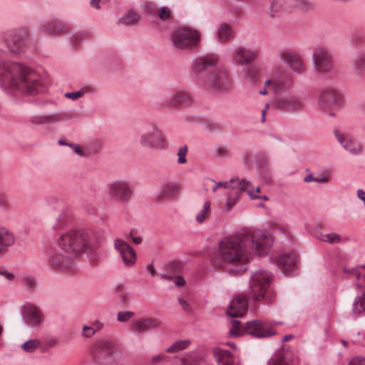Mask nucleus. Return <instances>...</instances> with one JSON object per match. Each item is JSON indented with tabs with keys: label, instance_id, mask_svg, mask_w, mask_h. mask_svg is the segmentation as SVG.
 <instances>
[{
	"label": "nucleus",
	"instance_id": "1",
	"mask_svg": "<svg viewBox=\"0 0 365 365\" xmlns=\"http://www.w3.org/2000/svg\"><path fill=\"white\" fill-rule=\"evenodd\" d=\"M29 36L25 27L9 29L3 37L6 50L0 48V87L14 97L34 96L47 91L46 83L37 72L21 63L6 58L21 56Z\"/></svg>",
	"mask_w": 365,
	"mask_h": 365
},
{
	"label": "nucleus",
	"instance_id": "2",
	"mask_svg": "<svg viewBox=\"0 0 365 365\" xmlns=\"http://www.w3.org/2000/svg\"><path fill=\"white\" fill-rule=\"evenodd\" d=\"M273 243V237L269 232L245 228L220 242L215 262L218 266L240 264L235 268L229 269L228 272L232 275H240L247 270L245 264L253 255H266Z\"/></svg>",
	"mask_w": 365,
	"mask_h": 365
},
{
	"label": "nucleus",
	"instance_id": "3",
	"mask_svg": "<svg viewBox=\"0 0 365 365\" xmlns=\"http://www.w3.org/2000/svg\"><path fill=\"white\" fill-rule=\"evenodd\" d=\"M220 57L215 53H207L195 58L191 65V71L197 83L217 94L226 93L232 85L230 72L225 68H217L209 73L207 71L217 66Z\"/></svg>",
	"mask_w": 365,
	"mask_h": 365
},
{
	"label": "nucleus",
	"instance_id": "4",
	"mask_svg": "<svg viewBox=\"0 0 365 365\" xmlns=\"http://www.w3.org/2000/svg\"><path fill=\"white\" fill-rule=\"evenodd\" d=\"M104 237L101 230H71L62 235L58 240V246L65 252L78 256L83 252L92 255L96 253Z\"/></svg>",
	"mask_w": 365,
	"mask_h": 365
},
{
	"label": "nucleus",
	"instance_id": "5",
	"mask_svg": "<svg viewBox=\"0 0 365 365\" xmlns=\"http://www.w3.org/2000/svg\"><path fill=\"white\" fill-rule=\"evenodd\" d=\"M272 274L265 269L253 272L250 279L249 297L251 299L261 302L273 299L271 289Z\"/></svg>",
	"mask_w": 365,
	"mask_h": 365
},
{
	"label": "nucleus",
	"instance_id": "6",
	"mask_svg": "<svg viewBox=\"0 0 365 365\" xmlns=\"http://www.w3.org/2000/svg\"><path fill=\"white\" fill-rule=\"evenodd\" d=\"M231 323L232 327L229 334L232 336H240L247 334L256 338H265L275 334L272 329L273 324L270 322L255 319L247 322L242 325L240 321L233 319Z\"/></svg>",
	"mask_w": 365,
	"mask_h": 365
},
{
	"label": "nucleus",
	"instance_id": "7",
	"mask_svg": "<svg viewBox=\"0 0 365 365\" xmlns=\"http://www.w3.org/2000/svg\"><path fill=\"white\" fill-rule=\"evenodd\" d=\"M201 41V33L190 26H181L175 29L170 36L173 48L178 51H187L197 47Z\"/></svg>",
	"mask_w": 365,
	"mask_h": 365
},
{
	"label": "nucleus",
	"instance_id": "8",
	"mask_svg": "<svg viewBox=\"0 0 365 365\" xmlns=\"http://www.w3.org/2000/svg\"><path fill=\"white\" fill-rule=\"evenodd\" d=\"M138 143L141 148L151 150H164L168 147L165 135L155 123L144 127L140 135Z\"/></svg>",
	"mask_w": 365,
	"mask_h": 365
},
{
	"label": "nucleus",
	"instance_id": "9",
	"mask_svg": "<svg viewBox=\"0 0 365 365\" xmlns=\"http://www.w3.org/2000/svg\"><path fill=\"white\" fill-rule=\"evenodd\" d=\"M107 194L110 199L126 204L132 199L134 192L128 180L118 179L108 183Z\"/></svg>",
	"mask_w": 365,
	"mask_h": 365
},
{
	"label": "nucleus",
	"instance_id": "10",
	"mask_svg": "<svg viewBox=\"0 0 365 365\" xmlns=\"http://www.w3.org/2000/svg\"><path fill=\"white\" fill-rule=\"evenodd\" d=\"M118 351L115 340L103 337L96 341L91 349L92 356L98 361H106L112 359Z\"/></svg>",
	"mask_w": 365,
	"mask_h": 365
},
{
	"label": "nucleus",
	"instance_id": "11",
	"mask_svg": "<svg viewBox=\"0 0 365 365\" xmlns=\"http://www.w3.org/2000/svg\"><path fill=\"white\" fill-rule=\"evenodd\" d=\"M21 316L25 324L33 328H39L44 322L43 311L36 305L26 302L21 307Z\"/></svg>",
	"mask_w": 365,
	"mask_h": 365
},
{
	"label": "nucleus",
	"instance_id": "12",
	"mask_svg": "<svg viewBox=\"0 0 365 365\" xmlns=\"http://www.w3.org/2000/svg\"><path fill=\"white\" fill-rule=\"evenodd\" d=\"M277 58L279 62L289 65L292 71L297 74L302 75L306 71L302 57L291 49L287 48L279 49L277 52Z\"/></svg>",
	"mask_w": 365,
	"mask_h": 365
},
{
	"label": "nucleus",
	"instance_id": "13",
	"mask_svg": "<svg viewBox=\"0 0 365 365\" xmlns=\"http://www.w3.org/2000/svg\"><path fill=\"white\" fill-rule=\"evenodd\" d=\"M312 61L314 69L319 73H327L332 70V56L326 48H316L313 52Z\"/></svg>",
	"mask_w": 365,
	"mask_h": 365
},
{
	"label": "nucleus",
	"instance_id": "14",
	"mask_svg": "<svg viewBox=\"0 0 365 365\" xmlns=\"http://www.w3.org/2000/svg\"><path fill=\"white\" fill-rule=\"evenodd\" d=\"M232 62L237 66H247L257 59L259 51L256 48L236 46L232 51Z\"/></svg>",
	"mask_w": 365,
	"mask_h": 365
},
{
	"label": "nucleus",
	"instance_id": "15",
	"mask_svg": "<svg viewBox=\"0 0 365 365\" xmlns=\"http://www.w3.org/2000/svg\"><path fill=\"white\" fill-rule=\"evenodd\" d=\"M334 135L342 148L353 155H359L363 153V146L359 141L346 133L334 130Z\"/></svg>",
	"mask_w": 365,
	"mask_h": 365
},
{
	"label": "nucleus",
	"instance_id": "16",
	"mask_svg": "<svg viewBox=\"0 0 365 365\" xmlns=\"http://www.w3.org/2000/svg\"><path fill=\"white\" fill-rule=\"evenodd\" d=\"M275 105L281 110L299 111L304 108V101L301 97L289 93L276 99Z\"/></svg>",
	"mask_w": 365,
	"mask_h": 365
},
{
	"label": "nucleus",
	"instance_id": "17",
	"mask_svg": "<svg viewBox=\"0 0 365 365\" xmlns=\"http://www.w3.org/2000/svg\"><path fill=\"white\" fill-rule=\"evenodd\" d=\"M272 261L285 275L294 272L297 268L298 259L294 253L281 255L278 257L272 258Z\"/></svg>",
	"mask_w": 365,
	"mask_h": 365
},
{
	"label": "nucleus",
	"instance_id": "18",
	"mask_svg": "<svg viewBox=\"0 0 365 365\" xmlns=\"http://www.w3.org/2000/svg\"><path fill=\"white\" fill-rule=\"evenodd\" d=\"M68 29V25L58 19L43 20L39 24L41 32L53 36L66 32Z\"/></svg>",
	"mask_w": 365,
	"mask_h": 365
},
{
	"label": "nucleus",
	"instance_id": "19",
	"mask_svg": "<svg viewBox=\"0 0 365 365\" xmlns=\"http://www.w3.org/2000/svg\"><path fill=\"white\" fill-rule=\"evenodd\" d=\"M114 248L118 252L126 266H132L135 264L136 254L130 245L121 239L114 240Z\"/></svg>",
	"mask_w": 365,
	"mask_h": 365
},
{
	"label": "nucleus",
	"instance_id": "20",
	"mask_svg": "<svg viewBox=\"0 0 365 365\" xmlns=\"http://www.w3.org/2000/svg\"><path fill=\"white\" fill-rule=\"evenodd\" d=\"M48 263L52 269L64 272H68L74 266L73 260L69 257L57 252H53L49 256Z\"/></svg>",
	"mask_w": 365,
	"mask_h": 365
},
{
	"label": "nucleus",
	"instance_id": "21",
	"mask_svg": "<svg viewBox=\"0 0 365 365\" xmlns=\"http://www.w3.org/2000/svg\"><path fill=\"white\" fill-rule=\"evenodd\" d=\"M264 85L269 89L272 88L275 94H278L291 88L294 85V79L292 75L289 73L280 78L267 79Z\"/></svg>",
	"mask_w": 365,
	"mask_h": 365
},
{
	"label": "nucleus",
	"instance_id": "22",
	"mask_svg": "<svg viewBox=\"0 0 365 365\" xmlns=\"http://www.w3.org/2000/svg\"><path fill=\"white\" fill-rule=\"evenodd\" d=\"M159 325L160 322L157 319L152 317L141 318L132 322L130 330L135 334H143L157 329Z\"/></svg>",
	"mask_w": 365,
	"mask_h": 365
},
{
	"label": "nucleus",
	"instance_id": "23",
	"mask_svg": "<svg viewBox=\"0 0 365 365\" xmlns=\"http://www.w3.org/2000/svg\"><path fill=\"white\" fill-rule=\"evenodd\" d=\"M247 309V300L245 296L237 295L230 302L227 314L231 317H242Z\"/></svg>",
	"mask_w": 365,
	"mask_h": 365
},
{
	"label": "nucleus",
	"instance_id": "24",
	"mask_svg": "<svg viewBox=\"0 0 365 365\" xmlns=\"http://www.w3.org/2000/svg\"><path fill=\"white\" fill-rule=\"evenodd\" d=\"M294 356L291 350H279L270 358L268 365H291L294 361Z\"/></svg>",
	"mask_w": 365,
	"mask_h": 365
},
{
	"label": "nucleus",
	"instance_id": "25",
	"mask_svg": "<svg viewBox=\"0 0 365 365\" xmlns=\"http://www.w3.org/2000/svg\"><path fill=\"white\" fill-rule=\"evenodd\" d=\"M14 234L4 227H0V257L6 255L10 247L15 243Z\"/></svg>",
	"mask_w": 365,
	"mask_h": 365
},
{
	"label": "nucleus",
	"instance_id": "26",
	"mask_svg": "<svg viewBox=\"0 0 365 365\" xmlns=\"http://www.w3.org/2000/svg\"><path fill=\"white\" fill-rule=\"evenodd\" d=\"M234 31L231 25L225 21L219 24L215 32V38L220 43H225L233 38Z\"/></svg>",
	"mask_w": 365,
	"mask_h": 365
},
{
	"label": "nucleus",
	"instance_id": "27",
	"mask_svg": "<svg viewBox=\"0 0 365 365\" xmlns=\"http://www.w3.org/2000/svg\"><path fill=\"white\" fill-rule=\"evenodd\" d=\"M213 354L218 365H238L230 351L222 346L215 347Z\"/></svg>",
	"mask_w": 365,
	"mask_h": 365
},
{
	"label": "nucleus",
	"instance_id": "28",
	"mask_svg": "<svg viewBox=\"0 0 365 365\" xmlns=\"http://www.w3.org/2000/svg\"><path fill=\"white\" fill-rule=\"evenodd\" d=\"M192 102V96L182 90L172 93L169 97V103L173 107H180L190 104Z\"/></svg>",
	"mask_w": 365,
	"mask_h": 365
},
{
	"label": "nucleus",
	"instance_id": "29",
	"mask_svg": "<svg viewBox=\"0 0 365 365\" xmlns=\"http://www.w3.org/2000/svg\"><path fill=\"white\" fill-rule=\"evenodd\" d=\"M180 191V186L175 182H167L161 185L157 195V199H172L176 197Z\"/></svg>",
	"mask_w": 365,
	"mask_h": 365
},
{
	"label": "nucleus",
	"instance_id": "30",
	"mask_svg": "<svg viewBox=\"0 0 365 365\" xmlns=\"http://www.w3.org/2000/svg\"><path fill=\"white\" fill-rule=\"evenodd\" d=\"M60 119V114L48 113L31 115L29 119V122L33 125H40L44 124L56 123L58 122Z\"/></svg>",
	"mask_w": 365,
	"mask_h": 365
},
{
	"label": "nucleus",
	"instance_id": "31",
	"mask_svg": "<svg viewBox=\"0 0 365 365\" xmlns=\"http://www.w3.org/2000/svg\"><path fill=\"white\" fill-rule=\"evenodd\" d=\"M351 68L354 72L361 76L365 71V52L361 51L356 53L351 61Z\"/></svg>",
	"mask_w": 365,
	"mask_h": 365
},
{
	"label": "nucleus",
	"instance_id": "32",
	"mask_svg": "<svg viewBox=\"0 0 365 365\" xmlns=\"http://www.w3.org/2000/svg\"><path fill=\"white\" fill-rule=\"evenodd\" d=\"M143 7L146 14H157L163 21L168 19L171 14L170 9L166 6H162L160 11H158L153 5L148 3L144 4Z\"/></svg>",
	"mask_w": 365,
	"mask_h": 365
},
{
	"label": "nucleus",
	"instance_id": "33",
	"mask_svg": "<svg viewBox=\"0 0 365 365\" xmlns=\"http://www.w3.org/2000/svg\"><path fill=\"white\" fill-rule=\"evenodd\" d=\"M238 185L237 186V188H239L242 191H245L249 195L250 197L252 200H257V199H262L264 200H267L268 197L266 195H258L255 194L251 188L252 187V185L251 182L246 180L245 179H241V180H238Z\"/></svg>",
	"mask_w": 365,
	"mask_h": 365
},
{
	"label": "nucleus",
	"instance_id": "34",
	"mask_svg": "<svg viewBox=\"0 0 365 365\" xmlns=\"http://www.w3.org/2000/svg\"><path fill=\"white\" fill-rule=\"evenodd\" d=\"M334 88H327L323 89L319 96V105L320 107L325 108L331 106L332 96L334 95Z\"/></svg>",
	"mask_w": 365,
	"mask_h": 365
},
{
	"label": "nucleus",
	"instance_id": "35",
	"mask_svg": "<svg viewBox=\"0 0 365 365\" xmlns=\"http://www.w3.org/2000/svg\"><path fill=\"white\" fill-rule=\"evenodd\" d=\"M140 18L141 16L139 13L135 11L133 9H130L125 15L118 19V22L125 26L134 25L139 22Z\"/></svg>",
	"mask_w": 365,
	"mask_h": 365
},
{
	"label": "nucleus",
	"instance_id": "36",
	"mask_svg": "<svg viewBox=\"0 0 365 365\" xmlns=\"http://www.w3.org/2000/svg\"><path fill=\"white\" fill-rule=\"evenodd\" d=\"M244 80L250 83H255L258 80L259 71L253 66H248L242 71Z\"/></svg>",
	"mask_w": 365,
	"mask_h": 365
},
{
	"label": "nucleus",
	"instance_id": "37",
	"mask_svg": "<svg viewBox=\"0 0 365 365\" xmlns=\"http://www.w3.org/2000/svg\"><path fill=\"white\" fill-rule=\"evenodd\" d=\"M365 312V292L361 297L355 298L352 306V312L355 317H359Z\"/></svg>",
	"mask_w": 365,
	"mask_h": 365
},
{
	"label": "nucleus",
	"instance_id": "38",
	"mask_svg": "<svg viewBox=\"0 0 365 365\" xmlns=\"http://www.w3.org/2000/svg\"><path fill=\"white\" fill-rule=\"evenodd\" d=\"M93 93V88L91 86H84L81 88L78 91H73V92H68L64 94V96L66 98L71 99L73 101H76L82 96H83L85 94L87 93Z\"/></svg>",
	"mask_w": 365,
	"mask_h": 365
},
{
	"label": "nucleus",
	"instance_id": "39",
	"mask_svg": "<svg viewBox=\"0 0 365 365\" xmlns=\"http://www.w3.org/2000/svg\"><path fill=\"white\" fill-rule=\"evenodd\" d=\"M210 213L211 203L210 201H206L203 205L202 209L196 215L195 220L198 223L202 224L210 217Z\"/></svg>",
	"mask_w": 365,
	"mask_h": 365
},
{
	"label": "nucleus",
	"instance_id": "40",
	"mask_svg": "<svg viewBox=\"0 0 365 365\" xmlns=\"http://www.w3.org/2000/svg\"><path fill=\"white\" fill-rule=\"evenodd\" d=\"M316 237L322 242H327L329 244H336L339 243L341 241V237L339 235L336 233H318L316 235Z\"/></svg>",
	"mask_w": 365,
	"mask_h": 365
},
{
	"label": "nucleus",
	"instance_id": "41",
	"mask_svg": "<svg viewBox=\"0 0 365 365\" xmlns=\"http://www.w3.org/2000/svg\"><path fill=\"white\" fill-rule=\"evenodd\" d=\"M190 343L191 341L188 339L179 340L174 342L171 346L168 347L165 351L168 353H175L185 349L190 344Z\"/></svg>",
	"mask_w": 365,
	"mask_h": 365
},
{
	"label": "nucleus",
	"instance_id": "42",
	"mask_svg": "<svg viewBox=\"0 0 365 365\" xmlns=\"http://www.w3.org/2000/svg\"><path fill=\"white\" fill-rule=\"evenodd\" d=\"M238 180H240L239 178H232L230 181L227 182H215L212 180L215 183V186L212 188L213 191L215 192L220 187L224 188H231L232 190L235 191V190H240L237 188Z\"/></svg>",
	"mask_w": 365,
	"mask_h": 365
},
{
	"label": "nucleus",
	"instance_id": "43",
	"mask_svg": "<svg viewBox=\"0 0 365 365\" xmlns=\"http://www.w3.org/2000/svg\"><path fill=\"white\" fill-rule=\"evenodd\" d=\"M71 222V217L68 212H61L56 220V224L53 225V229L59 230L68 225Z\"/></svg>",
	"mask_w": 365,
	"mask_h": 365
},
{
	"label": "nucleus",
	"instance_id": "44",
	"mask_svg": "<svg viewBox=\"0 0 365 365\" xmlns=\"http://www.w3.org/2000/svg\"><path fill=\"white\" fill-rule=\"evenodd\" d=\"M239 191H241L240 190H235V191L232 190L228 196L227 200L226 202V211H230L232 210V208L234 207V205L236 204L237 200L240 198V193Z\"/></svg>",
	"mask_w": 365,
	"mask_h": 365
},
{
	"label": "nucleus",
	"instance_id": "45",
	"mask_svg": "<svg viewBox=\"0 0 365 365\" xmlns=\"http://www.w3.org/2000/svg\"><path fill=\"white\" fill-rule=\"evenodd\" d=\"M40 346L38 339H31L21 345L22 349L27 353H33Z\"/></svg>",
	"mask_w": 365,
	"mask_h": 365
},
{
	"label": "nucleus",
	"instance_id": "46",
	"mask_svg": "<svg viewBox=\"0 0 365 365\" xmlns=\"http://www.w3.org/2000/svg\"><path fill=\"white\" fill-rule=\"evenodd\" d=\"M284 6L283 0H273L269 6L270 15L272 17L277 16V14L282 10Z\"/></svg>",
	"mask_w": 365,
	"mask_h": 365
},
{
	"label": "nucleus",
	"instance_id": "47",
	"mask_svg": "<svg viewBox=\"0 0 365 365\" xmlns=\"http://www.w3.org/2000/svg\"><path fill=\"white\" fill-rule=\"evenodd\" d=\"M312 3L309 0H293L292 6L302 11H307L312 8Z\"/></svg>",
	"mask_w": 365,
	"mask_h": 365
},
{
	"label": "nucleus",
	"instance_id": "48",
	"mask_svg": "<svg viewBox=\"0 0 365 365\" xmlns=\"http://www.w3.org/2000/svg\"><path fill=\"white\" fill-rule=\"evenodd\" d=\"M118 297L123 306H128L130 304L129 293L123 288H120L117 291Z\"/></svg>",
	"mask_w": 365,
	"mask_h": 365
},
{
	"label": "nucleus",
	"instance_id": "49",
	"mask_svg": "<svg viewBox=\"0 0 365 365\" xmlns=\"http://www.w3.org/2000/svg\"><path fill=\"white\" fill-rule=\"evenodd\" d=\"M188 148L186 145H184L179 148L177 155H178V163L185 164L187 163L186 155L187 153Z\"/></svg>",
	"mask_w": 365,
	"mask_h": 365
},
{
	"label": "nucleus",
	"instance_id": "50",
	"mask_svg": "<svg viewBox=\"0 0 365 365\" xmlns=\"http://www.w3.org/2000/svg\"><path fill=\"white\" fill-rule=\"evenodd\" d=\"M135 316V313L131 311H121L117 314V321L119 322H127Z\"/></svg>",
	"mask_w": 365,
	"mask_h": 365
},
{
	"label": "nucleus",
	"instance_id": "51",
	"mask_svg": "<svg viewBox=\"0 0 365 365\" xmlns=\"http://www.w3.org/2000/svg\"><path fill=\"white\" fill-rule=\"evenodd\" d=\"M24 285L29 289H32L36 287V279L30 275H25L22 279Z\"/></svg>",
	"mask_w": 365,
	"mask_h": 365
},
{
	"label": "nucleus",
	"instance_id": "52",
	"mask_svg": "<svg viewBox=\"0 0 365 365\" xmlns=\"http://www.w3.org/2000/svg\"><path fill=\"white\" fill-rule=\"evenodd\" d=\"M331 104L335 106H339L343 103L344 98L342 94L339 92L337 90H334V95H333Z\"/></svg>",
	"mask_w": 365,
	"mask_h": 365
},
{
	"label": "nucleus",
	"instance_id": "53",
	"mask_svg": "<svg viewBox=\"0 0 365 365\" xmlns=\"http://www.w3.org/2000/svg\"><path fill=\"white\" fill-rule=\"evenodd\" d=\"M359 268L365 269V264H363V265H361L359 267L352 268L351 269H349L347 268H344V272L345 273H349V274H351L352 275H355L356 277L359 278L361 277V274L359 272ZM364 277H365V274H364Z\"/></svg>",
	"mask_w": 365,
	"mask_h": 365
},
{
	"label": "nucleus",
	"instance_id": "54",
	"mask_svg": "<svg viewBox=\"0 0 365 365\" xmlns=\"http://www.w3.org/2000/svg\"><path fill=\"white\" fill-rule=\"evenodd\" d=\"M96 331L91 326L84 325L82 329V334L85 337H91L95 334Z\"/></svg>",
	"mask_w": 365,
	"mask_h": 365
},
{
	"label": "nucleus",
	"instance_id": "55",
	"mask_svg": "<svg viewBox=\"0 0 365 365\" xmlns=\"http://www.w3.org/2000/svg\"><path fill=\"white\" fill-rule=\"evenodd\" d=\"M349 365H365V358L356 356L353 358Z\"/></svg>",
	"mask_w": 365,
	"mask_h": 365
},
{
	"label": "nucleus",
	"instance_id": "56",
	"mask_svg": "<svg viewBox=\"0 0 365 365\" xmlns=\"http://www.w3.org/2000/svg\"><path fill=\"white\" fill-rule=\"evenodd\" d=\"M228 150L223 148H218L215 150V155L217 158H226L228 154Z\"/></svg>",
	"mask_w": 365,
	"mask_h": 365
},
{
	"label": "nucleus",
	"instance_id": "57",
	"mask_svg": "<svg viewBox=\"0 0 365 365\" xmlns=\"http://www.w3.org/2000/svg\"><path fill=\"white\" fill-rule=\"evenodd\" d=\"M69 146L76 152V153L79 156H84V151L80 148V146L77 144H71Z\"/></svg>",
	"mask_w": 365,
	"mask_h": 365
},
{
	"label": "nucleus",
	"instance_id": "58",
	"mask_svg": "<svg viewBox=\"0 0 365 365\" xmlns=\"http://www.w3.org/2000/svg\"><path fill=\"white\" fill-rule=\"evenodd\" d=\"M129 235L135 244L139 245L142 242V237L139 235H135L134 231L131 230Z\"/></svg>",
	"mask_w": 365,
	"mask_h": 365
},
{
	"label": "nucleus",
	"instance_id": "59",
	"mask_svg": "<svg viewBox=\"0 0 365 365\" xmlns=\"http://www.w3.org/2000/svg\"><path fill=\"white\" fill-rule=\"evenodd\" d=\"M9 205V200L6 196L0 195V207L6 209Z\"/></svg>",
	"mask_w": 365,
	"mask_h": 365
},
{
	"label": "nucleus",
	"instance_id": "60",
	"mask_svg": "<svg viewBox=\"0 0 365 365\" xmlns=\"http://www.w3.org/2000/svg\"><path fill=\"white\" fill-rule=\"evenodd\" d=\"M175 284L176 286L178 287H182L185 285V280L184 279L183 277H180V276H178L175 279V281H174Z\"/></svg>",
	"mask_w": 365,
	"mask_h": 365
},
{
	"label": "nucleus",
	"instance_id": "61",
	"mask_svg": "<svg viewBox=\"0 0 365 365\" xmlns=\"http://www.w3.org/2000/svg\"><path fill=\"white\" fill-rule=\"evenodd\" d=\"M178 302H179L180 306L182 307V308L185 311L188 312L190 310L189 304L187 303V302L185 299H183L182 298H179Z\"/></svg>",
	"mask_w": 365,
	"mask_h": 365
},
{
	"label": "nucleus",
	"instance_id": "62",
	"mask_svg": "<svg viewBox=\"0 0 365 365\" xmlns=\"http://www.w3.org/2000/svg\"><path fill=\"white\" fill-rule=\"evenodd\" d=\"M356 195L359 199L363 201L365 205V191L362 189L357 190Z\"/></svg>",
	"mask_w": 365,
	"mask_h": 365
},
{
	"label": "nucleus",
	"instance_id": "63",
	"mask_svg": "<svg viewBox=\"0 0 365 365\" xmlns=\"http://www.w3.org/2000/svg\"><path fill=\"white\" fill-rule=\"evenodd\" d=\"M1 275H4L5 277V278H6L7 279L11 281L14 279V274L9 272H8L6 269H2V274Z\"/></svg>",
	"mask_w": 365,
	"mask_h": 365
},
{
	"label": "nucleus",
	"instance_id": "64",
	"mask_svg": "<svg viewBox=\"0 0 365 365\" xmlns=\"http://www.w3.org/2000/svg\"><path fill=\"white\" fill-rule=\"evenodd\" d=\"M91 327L94 329L95 331L96 332L103 327V324L99 321H96L92 324Z\"/></svg>",
	"mask_w": 365,
	"mask_h": 365
}]
</instances>
